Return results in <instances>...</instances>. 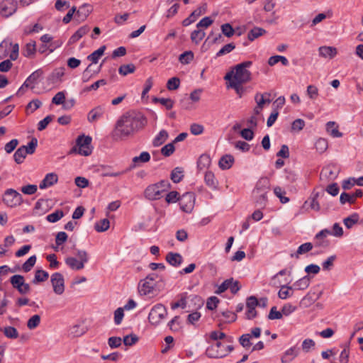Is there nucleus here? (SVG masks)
<instances>
[{
  "instance_id": "14",
  "label": "nucleus",
  "mask_w": 363,
  "mask_h": 363,
  "mask_svg": "<svg viewBox=\"0 0 363 363\" xmlns=\"http://www.w3.org/2000/svg\"><path fill=\"white\" fill-rule=\"evenodd\" d=\"M340 172V169L335 165H328L323 168L320 172V178L325 177L328 180L335 179Z\"/></svg>"
},
{
  "instance_id": "48",
  "label": "nucleus",
  "mask_w": 363,
  "mask_h": 363,
  "mask_svg": "<svg viewBox=\"0 0 363 363\" xmlns=\"http://www.w3.org/2000/svg\"><path fill=\"white\" fill-rule=\"evenodd\" d=\"M274 194L279 199L281 203H286L289 201V199L284 195L286 194V191L282 189L280 186H276L274 189Z\"/></svg>"
},
{
  "instance_id": "17",
  "label": "nucleus",
  "mask_w": 363,
  "mask_h": 363,
  "mask_svg": "<svg viewBox=\"0 0 363 363\" xmlns=\"http://www.w3.org/2000/svg\"><path fill=\"white\" fill-rule=\"evenodd\" d=\"M155 286V283L152 281H149L147 279H144L141 280L139 283L138 289L141 294L147 295L151 294Z\"/></svg>"
},
{
  "instance_id": "5",
  "label": "nucleus",
  "mask_w": 363,
  "mask_h": 363,
  "mask_svg": "<svg viewBox=\"0 0 363 363\" xmlns=\"http://www.w3.org/2000/svg\"><path fill=\"white\" fill-rule=\"evenodd\" d=\"M92 138L90 136H85L84 135H79L77 139V147H74L71 152H78L81 155L89 156L92 152L91 146Z\"/></svg>"
},
{
  "instance_id": "35",
  "label": "nucleus",
  "mask_w": 363,
  "mask_h": 363,
  "mask_svg": "<svg viewBox=\"0 0 363 363\" xmlns=\"http://www.w3.org/2000/svg\"><path fill=\"white\" fill-rule=\"evenodd\" d=\"M243 84L244 83L229 81L228 87L233 89L238 96L241 98L243 94L246 91V89L242 86Z\"/></svg>"
},
{
  "instance_id": "56",
  "label": "nucleus",
  "mask_w": 363,
  "mask_h": 363,
  "mask_svg": "<svg viewBox=\"0 0 363 363\" xmlns=\"http://www.w3.org/2000/svg\"><path fill=\"white\" fill-rule=\"evenodd\" d=\"M235 48V45L230 43L225 45L217 53L216 57H220L224 55L228 54Z\"/></svg>"
},
{
  "instance_id": "51",
  "label": "nucleus",
  "mask_w": 363,
  "mask_h": 363,
  "mask_svg": "<svg viewBox=\"0 0 363 363\" xmlns=\"http://www.w3.org/2000/svg\"><path fill=\"white\" fill-rule=\"evenodd\" d=\"M251 335L250 333H246L242 335L239 337V343L245 349H248L252 345L250 342Z\"/></svg>"
},
{
  "instance_id": "64",
  "label": "nucleus",
  "mask_w": 363,
  "mask_h": 363,
  "mask_svg": "<svg viewBox=\"0 0 363 363\" xmlns=\"http://www.w3.org/2000/svg\"><path fill=\"white\" fill-rule=\"evenodd\" d=\"M340 202L341 204H345V203L348 202L350 204L354 203L355 202V200L354 199V196L347 193L343 192L340 194Z\"/></svg>"
},
{
  "instance_id": "31",
  "label": "nucleus",
  "mask_w": 363,
  "mask_h": 363,
  "mask_svg": "<svg viewBox=\"0 0 363 363\" xmlns=\"http://www.w3.org/2000/svg\"><path fill=\"white\" fill-rule=\"evenodd\" d=\"M91 9L90 6L88 4H84L77 11L76 16L79 18V20L84 21L91 13Z\"/></svg>"
},
{
  "instance_id": "37",
  "label": "nucleus",
  "mask_w": 363,
  "mask_h": 363,
  "mask_svg": "<svg viewBox=\"0 0 363 363\" xmlns=\"http://www.w3.org/2000/svg\"><path fill=\"white\" fill-rule=\"evenodd\" d=\"M310 284V278L308 276H305L294 284V287L298 290H304L308 287Z\"/></svg>"
},
{
  "instance_id": "26",
  "label": "nucleus",
  "mask_w": 363,
  "mask_h": 363,
  "mask_svg": "<svg viewBox=\"0 0 363 363\" xmlns=\"http://www.w3.org/2000/svg\"><path fill=\"white\" fill-rule=\"evenodd\" d=\"M204 181L206 184L211 189L215 190L217 189L218 183L212 172L208 171L206 172Z\"/></svg>"
},
{
  "instance_id": "50",
  "label": "nucleus",
  "mask_w": 363,
  "mask_h": 363,
  "mask_svg": "<svg viewBox=\"0 0 363 363\" xmlns=\"http://www.w3.org/2000/svg\"><path fill=\"white\" fill-rule=\"evenodd\" d=\"M315 147L319 153H323L328 149V141L324 138H319L315 143Z\"/></svg>"
},
{
  "instance_id": "58",
  "label": "nucleus",
  "mask_w": 363,
  "mask_h": 363,
  "mask_svg": "<svg viewBox=\"0 0 363 363\" xmlns=\"http://www.w3.org/2000/svg\"><path fill=\"white\" fill-rule=\"evenodd\" d=\"M180 85V79L178 77H172L170 78L167 83V88L169 90H175L179 87Z\"/></svg>"
},
{
  "instance_id": "32",
  "label": "nucleus",
  "mask_w": 363,
  "mask_h": 363,
  "mask_svg": "<svg viewBox=\"0 0 363 363\" xmlns=\"http://www.w3.org/2000/svg\"><path fill=\"white\" fill-rule=\"evenodd\" d=\"M211 162V160L209 155H201L197 162V167L200 170H203L206 168H208Z\"/></svg>"
},
{
  "instance_id": "34",
  "label": "nucleus",
  "mask_w": 363,
  "mask_h": 363,
  "mask_svg": "<svg viewBox=\"0 0 363 363\" xmlns=\"http://www.w3.org/2000/svg\"><path fill=\"white\" fill-rule=\"evenodd\" d=\"M206 33L204 30L197 28L191 33V40L196 45H198L205 37Z\"/></svg>"
},
{
  "instance_id": "11",
  "label": "nucleus",
  "mask_w": 363,
  "mask_h": 363,
  "mask_svg": "<svg viewBox=\"0 0 363 363\" xmlns=\"http://www.w3.org/2000/svg\"><path fill=\"white\" fill-rule=\"evenodd\" d=\"M50 281L53 288V291L61 295L65 291V279L62 274L60 272H55L52 274Z\"/></svg>"
},
{
  "instance_id": "6",
  "label": "nucleus",
  "mask_w": 363,
  "mask_h": 363,
  "mask_svg": "<svg viewBox=\"0 0 363 363\" xmlns=\"http://www.w3.org/2000/svg\"><path fill=\"white\" fill-rule=\"evenodd\" d=\"M77 258L68 257L65 259L66 264L72 270H81L84 267L85 264L89 261V256L85 250H78L77 252Z\"/></svg>"
},
{
  "instance_id": "57",
  "label": "nucleus",
  "mask_w": 363,
  "mask_h": 363,
  "mask_svg": "<svg viewBox=\"0 0 363 363\" xmlns=\"http://www.w3.org/2000/svg\"><path fill=\"white\" fill-rule=\"evenodd\" d=\"M154 102H160L162 105L164 106L167 109L170 110L173 108L174 101L171 99L157 98L153 99Z\"/></svg>"
},
{
  "instance_id": "23",
  "label": "nucleus",
  "mask_w": 363,
  "mask_h": 363,
  "mask_svg": "<svg viewBox=\"0 0 363 363\" xmlns=\"http://www.w3.org/2000/svg\"><path fill=\"white\" fill-rule=\"evenodd\" d=\"M313 244L311 242H305L301 245L296 252L291 253L290 255L291 257H294L296 259H298L300 255L306 254L311 251L313 249Z\"/></svg>"
},
{
  "instance_id": "1",
  "label": "nucleus",
  "mask_w": 363,
  "mask_h": 363,
  "mask_svg": "<svg viewBox=\"0 0 363 363\" xmlns=\"http://www.w3.org/2000/svg\"><path fill=\"white\" fill-rule=\"evenodd\" d=\"M147 121L141 113L128 111L116 121L111 137L114 141H123L134 136L146 125Z\"/></svg>"
},
{
  "instance_id": "39",
  "label": "nucleus",
  "mask_w": 363,
  "mask_h": 363,
  "mask_svg": "<svg viewBox=\"0 0 363 363\" xmlns=\"http://www.w3.org/2000/svg\"><path fill=\"white\" fill-rule=\"evenodd\" d=\"M279 62L284 66H287L289 65V61L286 57L281 55L272 56L268 60V64L269 66H274Z\"/></svg>"
},
{
  "instance_id": "18",
  "label": "nucleus",
  "mask_w": 363,
  "mask_h": 363,
  "mask_svg": "<svg viewBox=\"0 0 363 363\" xmlns=\"http://www.w3.org/2000/svg\"><path fill=\"white\" fill-rule=\"evenodd\" d=\"M166 261L170 265L177 267L182 263L183 257L179 253L170 252L166 256Z\"/></svg>"
},
{
  "instance_id": "24",
  "label": "nucleus",
  "mask_w": 363,
  "mask_h": 363,
  "mask_svg": "<svg viewBox=\"0 0 363 363\" xmlns=\"http://www.w3.org/2000/svg\"><path fill=\"white\" fill-rule=\"evenodd\" d=\"M36 52L35 42L30 41L25 45L22 50V54L24 57L32 58L34 57Z\"/></svg>"
},
{
  "instance_id": "62",
  "label": "nucleus",
  "mask_w": 363,
  "mask_h": 363,
  "mask_svg": "<svg viewBox=\"0 0 363 363\" xmlns=\"http://www.w3.org/2000/svg\"><path fill=\"white\" fill-rule=\"evenodd\" d=\"M53 118H54V116L49 115V116H47L43 120H41L38 124V130L39 131H42L44 129H45L46 127L48 126V125L52 121Z\"/></svg>"
},
{
  "instance_id": "53",
  "label": "nucleus",
  "mask_w": 363,
  "mask_h": 363,
  "mask_svg": "<svg viewBox=\"0 0 363 363\" xmlns=\"http://www.w3.org/2000/svg\"><path fill=\"white\" fill-rule=\"evenodd\" d=\"M222 34H223L225 36L228 38L232 37L235 34V30L233 28V26L228 23H224L220 27Z\"/></svg>"
},
{
  "instance_id": "21",
  "label": "nucleus",
  "mask_w": 363,
  "mask_h": 363,
  "mask_svg": "<svg viewBox=\"0 0 363 363\" xmlns=\"http://www.w3.org/2000/svg\"><path fill=\"white\" fill-rule=\"evenodd\" d=\"M319 55L323 57L332 59L337 54V49L331 46H321L318 49Z\"/></svg>"
},
{
  "instance_id": "22",
  "label": "nucleus",
  "mask_w": 363,
  "mask_h": 363,
  "mask_svg": "<svg viewBox=\"0 0 363 363\" xmlns=\"http://www.w3.org/2000/svg\"><path fill=\"white\" fill-rule=\"evenodd\" d=\"M270 189V181L267 177H262L257 182L253 192L269 191Z\"/></svg>"
},
{
  "instance_id": "36",
  "label": "nucleus",
  "mask_w": 363,
  "mask_h": 363,
  "mask_svg": "<svg viewBox=\"0 0 363 363\" xmlns=\"http://www.w3.org/2000/svg\"><path fill=\"white\" fill-rule=\"evenodd\" d=\"M298 351L295 347H291L287 350L281 357L282 363H287L291 361L295 357L297 356Z\"/></svg>"
},
{
  "instance_id": "61",
  "label": "nucleus",
  "mask_w": 363,
  "mask_h": 363,
  "mask_svg": "<svg viewBox=\"0 0 363 363\" xmlns=\"http://www.w3.org/2000/svg\"><path fill=\"white\" fill-rule=\"evenodd\" d=\"M320 195L319 192L313 193L310 199H311V204L310 206L312 209L318 211L320 210V204L317 201V199L318 198Z\"/></svg>"
},
{
  "instance_id": "13",
  "label": "nucleus",
  "mask_w": 363,
  "mask_h": 363,
  "mask_svg": "<svg viewBox=\"0 0 363 363\" xmlns=\"http://www.w3.org/2000/svg\"><path fill=\"white\" fill-rule=\"evenodd\" d=\"M144 194L149 200H157L163 196L164 192L161 191L158 186L152 184L145 189Z\"/></svg>"
},
{
  "instance_id": "46",
  "label": "nucleus",
  "mask_w": 363,
  "mask_h": 363,
  "mask_svg": "<svg viewBox=\"0 0 363 363\" xmlns=\"http://www.w3.org/2000/svg\"><path fill=\"white\" fill-rule=\"evenodd\" d=\"M4 335L10 339H16L18 337V333L17 330L12 326H7L3 329Z\"/></svg>"
},
{
  "instance_id": "8",
  "label": "nucleus",
  "mask_w": 363,
  "mask_h": 363,
  "mask_svg": "<svg viewBox=\"0 0 363 363\" xmlns=\"http://www.w3.org/2000/svg\"><path fill=\"white\" fill-rule=\"evenodd\" d=\"M3 201L7 206L13 208L23 203V197L17 191L8 189L4 194Z\"/></svg>"
},
{
  "instance_id": "41",
  "label": "nucleus",
  "mask_w": 363,
  "mask_h": 363,
  "mask_svg": "<svg viewBox=\"0 0 363 363\" xmlns=\"http://www.w3.org/2000/svg\"><path fill=\"white\" fill-rule=\"evenodd\" d=\"M359 215L356 213H352L350 216L343 220V223L347 228H351L354 224L359 221Z\"/></svg>"
},
{
  "instance_id": "27",
  "label": "nucleus",
  "mask_w": 363,
  "mask_h": 363,
  "mask_svg": "<svg viewBox=\"0 0 363 363\" xmlns=\"http://www.w3.org/2000/svg\"><path fill=\"white\" fill-rule=\"evenodd\" d=\"M234 157L231 155H225L220 159L218 164L222 169H228L232 167Z\"/></svg>"
},
{
  "instance_id": "63",
  "label": "nucleus",
  "mask_w": 363,
  "mask_h": 363,
  "mask_svg": "<svg viewBox=\"0 0 363 363\" xmlns=\"http://www.w3.org/2000/svg\"><path fill=\"white\" fill-rule=\"evenodd\" d=\"M38 190V186L35 184H28L21 187V191L26 195H33Z\"/></svg>"
},
{
  "instance_id": "44",
  "label": "nucleus",
  "mask_w": 363,
  "mask_h": 363,
  "mask_svg": "<svg viewBox=\"0 0 363 363\" xmlns=\"http://www.w3.org/2000/svg\"><path fill=\"white\" fill-rule=\"evenodd\" d=\"M135 71V66L130 63L121 65L118 69V72L123 76H126L128 74L133 73Z\"/></svg>"
},
{
  "instance_id": "15",
  "label": "nucleus",
  "mask_w": 363,
  "mask_h": 363,
  "mask_svg": "<svg viewBox=\"0 0 363 363\" xmlns=\"http://www.w3.org/2000/svg\"><path fill=\"white\" fill-rule=\"evenodd\" d=\"M206 9V4H203L201 6L199 7L196 10H194L190 16L183 20L182 25L183 26H188L192 23L195 22L196 18L205 13Z\"/></svg>"
},
{
  "instance_id": "28",
  "label": "nucleus",
  "mask_w": 363,
  "mask_h": 363,
  "mask_svg": "<svg viewBox=\"0 0 363 363\" xmlns=\"http://www.w3.org/2000/svg\"><path fill=\"white\" fill-rule=\"evenodd\" d=\"M43 74V72L40 69H38L33 72L24 82L23 85L26 86V87L33 89V86H32V84H35L38 78L41 76Z\"/></svg>"
},
{
  "instance_id": "16",
  "label": "nucleus",
  "mask_w": 363,
  "mask_h": 363,
  "mask_svg": "<svg viewBox=\"0 0 363 363\" xmlns=\"http://www.w3.org/2000/svg\"><path fill=\"white\" fill-rule=\"evenodd\" d=\"M58 181V177L55 173H48L44 179L40 182L39 188L44 189L53 186Z\"/></svg>"
},
{
  "instance_id": "3",
  "label": "nucleus",
  "mask_w": 363,
  "mask_h": 363,
  "mask_svg": "<svg viewBox=\"0 0 363 363\" xmlns=\"http://www.w3.org/2000/svg\"><path fill=\"white\" fill-rule=\"evenodd\" d=\"M234 350L232 345H225L224 342L218 341L207 347L206 354L209 358H223L228 355Z\"/></svg>"
},
{
  "instance_id": "7",
  "label": "nucleus",
  "mask_w": 363,
  "mask_h": 363,
  "mask_svg": "<svg viewBox=\"0 0 363 363\" xmlns=\"http://www.w3.org/2000/svg\"><path fill=\"white\" fill-rule=\"evenodd\" d=\"M167 315V310L162 303L155 305L148 315L149 322L152 325H157Z\"/></svg>"
},
{
  "instance_id": "20",
  "label": "nucleus",
  "mask_w": 363,
  "mask_h": 363,
  "mask_svg": "<svg viewBox=\"0 0 363 363\" xmlns=\"http://www.w3.org/2000/svg\"><path fill=\"white\" fill-rule=\"evenodd\" d=\"M90 28L87 26L80 27L69 39L68 44L72 45L77 42L80 38L85 35Z\"/></svg>"
},
{
  "instance_id": "12",
  "label": "nucleus",
  "mask_w": 363,
  "mask_h": 363,
  "mask_svg": "<svg viewBox=\"0 0 363 363\" xmlns=\"http://www.w3.org/2000/svg\"><path fill=\"white\" fill-rule=\"evenodd\" d=\"M18 9V2L16 0H4L0 6L1 14L8 18L16 13Z\"/></svg>"
},
{
  "instance_id": "19",
  "label": "nucleus",
  "mask_w": 363,
  "mask_h": 363,
  "mask_svg": "<svg viewBox=\"0 0 363 363\" xmlns=\"http://www.w3.org/2000/svg\"><path fill=\"white\" fill-rule=\"evenodd\" d=\"M105 112V108L104 106H98L93 109H91L87 116V119L89 122L92 123L102 117Z\"/></svg>"
},
{
  "instance_id": "42",
  "label": "nucleus",
  "mask_w": 363,
  "mask_h": 363,
  "mask_svg": "<svg viewBox=\"0 0 363 363\" xmlns=\"http://www.w3.org/2000/svg\"><path fill=\"white\" fill-rule=\"evenodd\" d=\"M109 220L107 218H104L95 223L94 228L97 232H104L109 228Z\"/></svg>"
},
{
  "instance_id": "59",
  "label": "nucleus",
  "mask_w": 363,
  "mask_h": 363,
  "mask_svg": "<svg viewBox=\"0 0 363 363\" xmlns=\"http://www.w3.org/2000/svg\"><path fill=\"white\" fill-rule=\"evenodd\" d=\"M174 143H170L162 147L161 153L165 157H169L174 153Z\"/></svg>"
},
{
  "instance_id": "29",
  "label": "nucleus",
  "mask_w": 363,
  "mask_h": 363,
  "mask_svg": "<svg viewBox=\"0 0 363 363\" xmlns=\"http://www.w3.org/2000/svg\"><path fill=\"white\" fill-rule=\"evenodd\" d=\"M49 278V274L43 269H37L35 272L34 278L32 281L33 284H37L40 282L45 281Z\"/></svg>"
},
{
  "instance_id": "49",
  "label": "nucleus",
  "mask_w": 363,
  "mask_h": 363,
  "mask_svg": "<svg viewBox=\"0 0 363 363\" xmlns=\"http://www.w3.org/2000/svg\"><path fill=\"white\" fill-rule=\"evenodd\" d=\"M64 216V213L62 210H57L55 212L47 216L46 219L50 223H55L60 220Z\"/></svg>"
},
{
  "instance_id": "40",
  "label": "nucleus",
  "mask_w": 363,
  "mask_h": 363,
  "mask_svg": "<svg viewBox=\"0 0 363 363\" xmlns=\"http://www.w3.org/2000/svg\"><path fill=\"white\" fill-rule=\"evenodd\" d=\"M184 171L181 167H175L171 173V179L174 183L180 182L184 177Z\"/></svg>"
},
{
  "instance_id": "2",
  "label": "nucleus",
  "mask_w": 363,
  "mask_h": 363,
  "mask_svg": "<svg viewBox=\"0 0 363 363\" xmlns=\"http://www.w3.org/2000/svg\"><path fill=\"white\" fill-rule=\"evenodd\" d=\"M252 65V61H245L238 64L235 67V72L232 71L227 73L224 79L230 82L244 84L250 82L252 79V74L247 68L250 67Z\"/></svg>"
},
{
  "instance_id": "43",
  "label": "nucleus",
  "mask_w": 363,
  "mask_h": 363,
  "mask_svg": "<svg viewBox=\"0 0 363 363\" xmlns=\"http://www.w3.org/2000/svg\"><path fill=\"white\" fill-rule=\"evenodd\" d=\"M194 56L192 51H185L179 55V60L182 64L187 65L193 60Z\"/></svg>"
},
{
  "instance_id": "54",
  "label": "nucleus",
  "mask_w": 363,
  "mask_h": 363,
  "mask_svg": "<svg viewBox=\"0 0 363 363\" xmlns=\"http://www.w3.org/2000/svg\"><path fill=\"white\" fill-rule=\"evenodd\" d=\"M40 323V316L39 315H34L30 317L27 322V327L30 329H35Z\"/></svg>"
},
{
  "instance_id": "9",
  "label": "nucleus",
  "mask_w": 363,
  "mask_h": 363,
  "mask_svg": "<svg viewBox=\"0 0 363 363\" xmlns=\"http://www.w3.org/2000/svg\"><path fill=\"white\" fill-rule=\"evenodd\" d=\"M10 283L21 294H26L30 291L29 284L25 282L24 277L22 275L15 274L12 276L10 278Z\"/></svg>"
},
{
  "instance_id": "47",
  "label": "nucleus",
  "mask_w": 363,
  "mask_h": 363,
  "mask_svg": "<svg viewBox=\"0 0 363 363\" xmlns=\"http://www.w3.org/2000/svg\"><path fill=\"white\" fill-rule=\"evenodd\" d=\"M67 235L65 232L61 231L59 232L55 237V243L57 245V247H54L53 249L55 251L58 250V247L61 245H62L67 240Z\"/></svg>"
},
{
  "instance_id": "30",
  "label": "nucleus",
  "mask_w": 363,
  "mask_h": 363,
  "mask_svg": "<svg viewBox=\"0 0 363 363\" xmlns=\"http://www.w3.org/2000/svg\"><path fill=\"white\" fill-rule=\"evenodd\" d=\"M326 129L328 133L333 138H340L342 136V133L338 130L337 125L333 121L327 123Z\"/></svg>"
},
{
  "instance_id": "10",
  "label": "nucleus",
  "mask_w": 363,
  "mask_h": 363,
  "mask_svg": "<svg viewBox=\"0 0 363 363\" xmlns=\"http://www.w3.org/2000/svg\"><path fill=\"white\" fill-rule=\"evenodd\" d=\"M181 209L186 213L191 212L195 202V195L192 192H186L179 199Z\"/></svg>"
},
{
  "instance_id": "38",
  "label": "nucleus",
  "mask_w": 363,
  "mask_h": 363,
  "mask_svg": "<svg viewBox=\"0 0 363 363\" xmlns=\"http://www.w3.org/2000/svg\"><path fill=\"white\" fill-rule=\"evenodd\" d=\"M106 50V46L103 45L100 47L98 50L93 52L91 54H90L87 59L92 62V63H97L99 61V59L103 55L104 51Z\"/></svg>"
},
{
  "instance_id": "25",
  "label": "nucleus",
  "mask_w": 363,
  "mask_h": 363,
  "mask_svg": "<svg viewBox=\"0 0 363 363\" xmlns=\"http://www.w3.org/2000/svg\"><path fill=\"white\" fill-rule=\"evenodd\" d=\"M168 136L169 134L167 130H161L153 139L152 145L154 147H159L162 145L167 140Z\"/></svg>"
},
{
  "instance_id": "33",
  "label": "nucleus",
  "mask_w": 363,
  "mask_h": 363,
  "mask_svg": "<svg viewBox=\"0 0 363 363\" xmlns=\"http://www.w3.org/2000/svg\"><path fill=\"white\" fill-rule=\"evenodd\" d=\"M265 33L266 30L264 29L259 27H255L249 31L247 38L249 40L253 41L256 38L264 35Z\"/></svg>"
},
{
  "instance_id": "55",
  "label": "nucleus",
  "mask_w": 363,
  "mask_h": 363,
  "mask_svg": "<svg viewBox=\"0 0 363 363\" xmlns=\"http://www.w3.org/2000/svg\"><path fill=\"white\" fill-rule=\"evenodd\" d=\"M291 286H282L279 291L278 296L281 299H286L288 297L292 296V293L291 292Z\"/></svg>"
},
{
  "instance_id": "4",
  "label": "nucleus",
  "mask_w": 363,
  "mask_h": 363,
  "mask_svg": "<svg viewBox=\"0 0 363 363\" xmlns=\"http://www.w3.org/2000/svg\"><path fill=\"white\" fill-rule=\"evenodd\" d=\"M37 145V138H33L28 145H22L18 147L13 155L15 162L17 164H21L27 155H31L35 152Z\"/></svg>"
},
{
  "instance_id": "45",
  "label": "nucleus",
  "mask_w": 363,
  "mask_h": 363,
  "mask_svg": "<svg viewBox=\"0 0 363 363\" xmlns=\"http://www.w3.org/2000/svg\"><path fill=\"white\" fill-rule=\"evenodd\" d=\"M268 191L253 192L256 199V203L259 206H265L267 201V194Z\"/></svg>"
},
{
  "instance_id": "60",
  "label": "nucleus",
  "mask_w": 363,
  "mask_h": 363,
  "mask_svg": "<svg viewBox=\"0 0 363 363\" xmlns=\"http://www.w3.org/2000/svg\"><path fill=\"white\" fill-rule=\"evenodd\" d=\"M150 160V155L147 152H142L139 156L134 157L133 158V163L147 162Z\"/></svg>"
},
{
  "instance_id": "52",
  "label": "nucleus",
  "mask_w": 363,
  "mask_h": 363,
  "mask_svg": "<svg viewBox=\"0 0 363 363\" xmlns=\"http://www.w3.org/2000/svg\"><path fill=\"white\" fill-rule=\"evenodd\" d=\"M37 257L35 255L30 257L23 264L22 268L25 272H28L31 270L33 267L36 262Z\"/></svg>"
}]
</instances>
